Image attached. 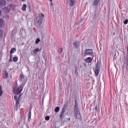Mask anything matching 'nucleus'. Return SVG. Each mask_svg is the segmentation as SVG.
Listing matches in <instances>:
<instances>
[{
	"label": "nucleus",
	"instance_id": "nucleus-1",
	"mask_svg": "<svg viewBox=\"0 0 128 128\" xmlns=\"http://www.w3.org/2000/svg\"><path fill=\"white\" fill-rule=\"evenodd\" d=\"M26 83H22L20 86H19L17 88H13V92L15 94H20L22 92V89L24 88Z\"/></svg>",
	"mask_w": 128,
	"mask_h": 128
},
{
	"label": "nucleus",
	"instance_id": "nucleus-2",
	"mask_svg": "<svg viewBox=\"0 0 128 128\" xmlns=\"http://www.w3.org/2000/svg\"><path fill=\"white\" fill-rule=\"evenodd\" d=\"M44 15L43 14L40 13L38 14V18H36V21L38 24H42V20H44Z\"/></svg>",
	"mask_w": 128,
	"mask_h": 128
},
{
	"label": "nucleus",
	"instance_id": "nucleus-3",
	"mask_svg": "<svg viewBox=\"0 0 128 128\" xmlns=\"http://www.w3.org/2000/svg\"><path fill=\"white\" fill-rule=\"evenodd\" d=\"M74 108V116L75 118H78V120H80L82 118V116L80 113V111L78 110V109L76 108V106H75Z\"/></svg>",
	"mask_w": 128,
	"mask_h": 128
},
{
	"label": "nucleus",
	"instance_id": "nucleus-4",
	"mask_svg": "<svg viewBox=\"0 0 128 128\" xmlns=\"http://www.w3.org/2000/svg\"><path fill=\"white\" fill-rule=\"evenodd\" d=\"M100 64L98 62L96 64V68L94 70V74L96 76H98V74H100Z\"/></svg>",
	"mask_w": 128,
	"mask_h": 128
},
{
	"label": "nucleus",
	"instance_id": "nucleus-5",
	"mask_svg": "<svg viewBox=\"0 0 128 128\" xmlns=\"http://www.w3.org/2000/svg\"><path fill=\"white\" fill-rule=\"evenodd\" d=\"M94 54V51L92 49H86L84 50V56H92Z\"/></svg>",
	"mask_w": 128,
	"mask_h": 128
},
{
	"label": "nucleus",
	"instance_id": "nucleus-6",
	"mask_svg": "<svg viewBox=\"0 0 128 128\" xmlns=\"http://www.w3.org/2000/svg\"><path fill=\"white\" fill-rule=\"evenodd\" d=\"M18 80L20 82H26V78L25 77L24 74H20L18 78Z\"/></svg>",
	"mask_w": 128,
	"mask_h": 128
},
{
	"label": "nucleus",
	"instance_id": "nucleus-7",
	"mask_svg": "<svg viewBox=\"0 0 128 128\" xmlns=\"http://www.w3.org/2000/svg\"><path fill=\"white\" fill-rule=\"evenodd\" d=\"M12 6H14L13 4H10L8 6V7L5 8L3 9L4 12H10V11L12 8Z\"/></svg>",
	"mask_w": 128,
	"mask_h": 128
},
{
	"label": "nucleus",
	"instance_id": "nucleus-8",
	"mask_svg": "<svg viewBox=\"0 0 128 128\" xmlns=\"http://www.w3.org/2000/svg\"><path fill=\"white\" fill-rule=\"evenodd\" d=\"M74 4H76V0H67V4L69 6H73Z\"/></svg>",
	"mask_w": 128,
	"mask_h": 128
},
{
	"label": "nucleus",
	"instance_id": "nucleus-9",
	"mask_svg": "<svg viewBox=\"0 0 128 128\" xmlns=\"http://www.w3.org/2000/svg\"><path fill=\"white\" fill-rule=\"evenodd\" d=\"M16 100V110H18L20 108V98H18Z\"/></svg>",
	"mask_w": 128,
	"mask_h": 128
},
{
	"label": "nucleus",
	"instance_id": "nucleus-10",
	"mask_svg": "<svg viewBox=\"0 0 128 128\" xmlns=\"http://www.w3.org/2000/svg\"><path fill=\"white\" fill-rule=\"evenodd\" d=\"M4 26V20L0 18V28H2Z\"/></svg>",
	"mask_w": 128,
	"mask_h": 128
},
{
	"label": "nucleus",
	"instance_id": "nucleus-11",
	"mask_svg": "<svg viewBox=\"0 0 128 128\" xmlns=\"http://www.w3.org/2000/svg\"><path fill=\"white\" fill-rule=\"evenodd\" d=\"M8 72L5 71L3 74V78H8Z\"/></svg>",
	"mask_w": 128,
	"mask_h": 128
},
{
	"label": "nucleus",
	"instance_id": "nucleus-12",
	"mask_svg": "<svg viewBox=\"0 0 128 128\" xmlns=\"http://www.w3.org/2000/svg\"><path fill=\"white\" fill-rule=\"evenodd\" d=\"M28 120L30 122V120H32V109H30L28 112Z\"/></svg>",
	"mask_w": 128,
	"mask_h": 128
},
{
	"label": "nucleus",
	"instance_id": "nucleus-13",
	"mask_svg": "<svg viewBox=\"0 0 128 128\" xmlns=\"http://www.w3.org/2000/svg\"><path fill=\"white\" fill-rule=\"evenodd\" d=\"M41 50H42L38 48L33 50V53L34 54H38V52H40Z\"/></svg>",
	"mask_w": 128,
	"mask_h": 128
},
{
	"label": "nucleus",
	"instance_id": "nucleus-14",
	"mask_svg": "<svg viewBox=\"0 0 128 128\" xmlns=\"http://www.w3.org/2000/svg\"><path fill=\"white\" fill-rule=\"evenodd\" d=\"M6 6V0H0V6Z\"/></svg>",
	"mask_w": 128,
	"mask_h": 128
},
{
	"label": "nucleus",
	"instance_id": "nucleus-15",
	"mask_svg": "<svg viewBox=\"0 0 128 128\" xmlns=\"http://www.w3.org/2000/svg\"><path fill=\"white\" fill-rule=\"evenodd\" d=\"M92 58L90 57H88L85 60L86 62H92Z\"/></svg>",
	"mask_w": 128,
	"mask_h": 128
},
{
	"label": "nucleus",
	"instance_id": "nucleus-16",
	"mask_svg": "<svg viewBox=\"0 0 128 128\" xmlns=\"http://www.w3.org/2000/svg\"><path fill=\"white\" fill-rule=\"evenodd\" d=\"M74 45L76 48H80V42H76L74 43Z\"/></svg>",
	"mask_w": 128,
	"mask_h": 128
},
{
	"label": "nucleus",
	"instance_id": "nucleus-17",
	"mask_svg": "<svg viewBox=\"0 0 128 128\" xmlns=\"http://www.w3.org/2000/svg\"><path fill=\"white\" fill-rule=\"evenodd\" d=\"M22 10H23V12H26V4H24Z\"/></svg>",
	"mask_w": 128,
	"mask_h": 128
},
{
	"label": "nucleus",
	"instance_id": "nucleus-18",
	"mask_svg": "<svg viewBox=\"0 0 128 128\" xmlns=\"http://www.w3.org/2000/svg\"><path fill=\"white\" fill-rule=\"evenodd\" d=\"M16 52V48H12L10 52V54H14V52Z\"/></svg>",
	"mask_w": 128,
	"mask_h": 128
},
{
	"label": "nucleus",
	"instance_id": "nucleus-19",
	"mask_svg": "<svg viewBox=\"0 0 128 128\" xmlns=\"http://www.w3.org/2000/svg\"><path fill=\"white\" fill-rule=\"evenodd\" d=\"M98 2H100V0H94V6H98Z\"/></svg>",
	"mask_w": 128,
	"mask_h": 128
},
{
	"label": "nucleus",
	"instance_id": "nucleus-20",
	"mask_svg": "<svg viewBox=\"0 0 128 128\" xmlns=\"http://www.w3.org/2000/svg\"><path fill=\"white\" fill-rule=\"evenodd\" d=\"M18 58L15 56L13 58V62H18Z\"/></svg>",
	"mask_w": 128,
	"mask_h": 128
},
{
	"label": "nucleus",
	"instance_id": "nucleus-21",
	"mask_svg": "<svg viewBox=\"0 0 128 128\" xmlns=\"http://www.w3.org/2000/svg\"><path fill=\"white\" fill-rule=\"evenodd\" d=\"M2 94H4V91H2V86H0V96H2Z\"/></svg>",
	"mask_w": 128,
	"mask_h": 128
},
{
	"label": "nucleus",
	"instance_id": "nucleus-22",
	"mask_svg": "<svg viewBox=\"0 0 128 128\" xmlns=\"http://www.w3.org/2000/svg\"><path fill=\"white\" fill-rule=\"evenodd\" d=\"M40 42V38H38L36 40L35 42V44H38Z\"/></svg>",
	"mask_w": 128,
	"mask_h": 128
},
{
	"label": "nucleus",
	"instance_id": "nucleus-23",
	"mask_svg": "<svg viewBox=\"0 0 128 128\" xmlns=\"http://www.w3.org/2000/svg\"><path fill=\"white\" fill-rule=\"evenodd\" d=\"M54 110L56 112H60V107H56Z\"/></svg>",
	"mask_w": 128,
	"mask_h": 128
},
{
	"label": "nucleus",
	"instance_id": "nucleus-24",
	"mask_svg": "<svg viewBox=\"0 0 128 128\" xmlns=\"http://www.w3.org/2000/svg\"><path fill=\"white\" fill-rule=\"evenodd\" d=\"M60 118H61V120H62V118H64V113H60Z\"/></svg>",
	"mask_w": 128,
	"mask_h": 128
},
{
	"label": "nucleus",
	"instance_id": "nucleus-25",
	"mask_svg": "<svg viewBox=\"0 0 128 128\" xmlns=\"http://www.w3.org/2000/svg\"><path fill=\"white\" fill-rule=\"evenodd\" d=\"M45 120H50V116H46L45 118Z\"/></svg>",
	"mask_w": 128,
	"mask_h": 128
},
{
	"label": "nucleus",
	"instance_id": "nucleus-26",
	"mask_svg": "<svg viewBox=\"0 0 128 128\" xmlns=\"http://www.w3.org/2000/svg\"><path fill=\"white\" fill-rule=\"evenodd\" d=\"M128 20H126L124 22V24H128Z\"/></svg>",
	"mask_w": 128,
	"mask_h": 128
},
{
	"label": "nucleus",
	"instance_id": "nucleus-27",
	"mask_svg": "<svg viewBox=\"0 0 128 128\" xmlns=\"http://www.w3.org/2000/svg\"><path fill=\"white\" fill-rule=\"evenodd\" d=\"M2 30H0V38H2Z\"/></svg>",
	"mask_w": 128,
	"mask_h": 128
},
{
	"label": "nucleus",
	"instance_id": "nucleus-28",
	"mask_svg": "<svg viewBox=\"0 0 128 128\" xmlns=\"http://www.w3.org/2000/svg\"><path fill=\"white\" fill-rule=\"evenodd\" d=\"M61 112L62 114H64V112H66V109H64V108H63Z\"/></svg>",
	"mask_w": 128,
	"mask_h": 128
},
{
	"label": "nucleus",
	"instance_id": "nucleus-29",
	"mask_svg": "<svg viewBox=\"0 0 128 128\" xmlns=\"http://www.w3.org/2000/svg\"><path fill=\"white\" fill-rule=\"evenodd\" d=\"M14 98L15 100H18V96H14Z\"/></svg>",
	"mask_w": 128,
	"mask_h": 128
},
{
	"label": "nucleus",
	"instance_id": "nucleus-30",
	"mask_svg": "<svg viewBox=\"0 0 128 128\" xmlns=\"http://www.w3.org/2000/svg\"><path fill=\"white\" fill-rule=\"evenodd\" d=\"M124 64H125V66L126 65V68H127V70H128V63H126Z\"/></svg>",
	"mask_w": 128,
	"mask_h": 128
},
{
	"label": "nucleus",
	"instance_id": "nucleus-31",
	"mask_svg": "<svg viewBox=\"0 0 128 128\" xmlns=\"http://www.w3.org/2000/svg\"><path fill=\"white\" fill-rule=\"evenodd\" d=\"M12 62V54H10V62Z\"/></svg>",
	"mask_w": 128,
	"mask_h": 128
},
{
	"label": "nucleus",
	"instance_id": "nucleus-32",
	"mask_svg": "<svg viewBox=\"0 0 128 128\" xmlns=\"http://www.w3.org/2000/svg\"><path fill=\"white\" fill-rule=\"evenodd\" d=\"M51 3H50V6H54V4H52V2H50Z\"/></svg>",
	"mask_w": 128,
	"mask_h": 128
},
{
	"label": "nucleus",
	"instance_id": "nucleus-33",
	"mask_svg": "<svg viewBox=\"0 0 128 128\" xmlns=\"http://www.w3.org/2000/svg\"><path fill=\"white\" fill-rule=\"evenodd\" d=\"M60 52H62V48H60Z\"/></svg>",
	"mask_w": 128,
	"mask_h": 128
},
{
	"label": "nucleus",
	"instance_id": "nucleus-34",
	"mask_svg": "<svg viewBox=\"0 0 128 128\" xmlns=\"http://www.w3.org/2000/svg\"><path fill=\"white\" fill-rule=\"evenodd\" d=\"M0 16H2V11L0 10Z\"/></svg>",
	"mask_w": 128,
	"mask_h": 128
},
{
	"label": "nucleus",
	"instance_id": "nucleus-35",
	"mask_svg": "<svg viewBox=\"0 0 128 128\" xmlns=\"http://www.w3.org/2000/svg\"><path fill=\"white\" fill-rule=\"evenodd\" d=\"M67 120H70V118H67Z\"/></svg>",
	"mask_w": 128,
	"mask_h": 128
},
{
	"label": "nucleus",
	"instance_id": "nucleus-36",
	"mask_svg": "<svg viewBox=\"0 0 128 128\" xmlns=\"http://www.w3.org/2000/svg\"><path fill=\"white\" fill-rule=\"evenodd\" d=\"M112 128H116V126H113Z\"/></svg>",
	"mask_w": 128,
	"mask_h": 128
},
{
	"label": "nucleus",
	"instance_id": "nucleus-37",
	"mask_svg": "<svg viewBox=\"0 0 128 128\" xmlns=\"http://www.w3.org/2000/svg\"><path fill=\"white\" fill-rule=\"evenodd\" d=\"M50 0V2H52V0Z\"/></svg>",
	"mask_w": 128,
	"mask_h": 128
},
{
	"label": "nucleus",
	"instance_id": "nucleus-38",
	"mask_svg": "<svg viewBox=\"0 0 128 128\" xmlns=\"http://www.w3.org/2000/svg\"><path fill=\"white\" fill-rule=\"evenodd\" d=\"M75 72L76 73V69Z\"/></svg>",
	"mask_w": 128,
	"mask_h": 128
},
{
	"label": "nucleus",
	"instance_id": "nucleus-39",
	"mask_svg": "<svg viewBox=\"0 0 128 128\" xmlns=\"http://www.w3.org/2000/svg\"><path fill=\"white\" fill-rule=\"evenodd\" d=\"M12 54H11V58H12Z\"/></svg>",
	"mask_w": 128,
	"mask_h": 128
}]
</instances>
